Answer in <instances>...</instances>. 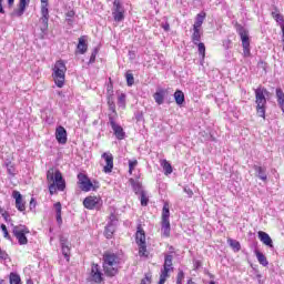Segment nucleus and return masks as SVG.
Listing matches in <instances>:
<instances>
[{"label": "nucleus", "instance_id": "37998d69", "mask_svg": "<svg viewBox=\"0 0 284 284\" xmlns=\"http://www.w3.org/2000/svg\"><path fill=\"white\" fill-rule=\"evenodd\" d=\"M7 172L11 176H17V169H14V166L11 164H7Z\"/></svg>", "mask_w": 284, "mask_h": 284}, {"label": "nucleus", "instance_id": "393cba45", "mask_svg": "<svg viewBox=\"0 0 284 284\" xmlns=\"http://www.w3.org/2000/svg\"><path fill=\"white\" fill-rule=\"evenodd\" d=\"M205 17H206L205 11L200 12L195 18L193 28L201 29V26H203V21H205Z\"/></svg>", "mask_w": 284, "mask_h": 284}, {"label": "nucleus", "instance_id": "aec40b11", "mask_svg": "<svg viewBox=\"0 0 284 284\" xmlns=\"http://www.w3.org/2000/svg\"><path fill=\"white\" fill-rule=\"evenodd\" d=\"M253 170H255L257 179L264 182L267 181V169L265 166L253 165Z\"/></svg>", "mask_w": 284, "mask_h": 284}, {"label": "nucleus", "instance_id": "5701e85b", "mask_svg": "<svg viewBox=\"0 0 284 284\" xmlns=\"http://www.w3.org/2000/svg\"><path fill=\"white\" fill-rule=\"evenodd\" d=\"M201 37H203V32L201 29L193 27V34L191 37L194 45H199V41H201Z\"/></svg>", "mask_w": 284, "mask_h": 284}, {"label": "nucleus", "instance_id": "79ce46f5", "mask_svg": "<svg viewBox=\"0 0 284 284\" xmlns=\"http://www.w3.org/2000/svg\"><path fill=\"white\" fill-rule=\"evenodd\" d=\"M48 0H41V14H47V12H50L48 10Z\"/></svg>", "mask_w": 284, "mask_h": 284}, {"label": "nucleus", "instance_id": "f3484780", "mask_svg": "<svg viewBox=\"0 0 284 284\" xmlns=\"http://www.w3.org/2000/svg\"><path fill=\"white\" fill-rule=\"evenodd\" d=\"M237 32L241 37L242 47L243 48H250V33L243 27H240L237 29Z\"/></svg>", "mask_w": 284, "mask_h": 284}, {"label": "nucleus", "instance_id": "39448f33", "mask_svg": "<svg viewBox=\"0 0 284 284\" xmlns=\"http://www.w3.org/2000/svg\"><path fill=\"white\" fill-rule=\"evenodd\" d=\"M172 261H174V255L166 254L164 256V264H163V268L161 270L160 281L158 284H165V281L170 278V272H174V266L172 264Z\"/></svg>", "mask_w": 284, "mask_h": 284}, {"label": "nucleus", "instance_id": "5fc2aeb1", "mask_svg": "<svg viewBox=\"0 0 284 284\" xmlns=\"http://www.w3.org/2000/svg\"><path fill=\"white\" fill-rule=\"evenodd\" d=\"M119 103H122V104L125 103V94H121V95L119 97Z\"/></svg>", "mask_w": 284, "mask_h": 284}, {"label": "nucleus", "instance_id": "680f3d73", "mask_svg": "<svg viewBox=\"0 0 284 284\" xmlns=\"http://www.w3.org/2000/svg\"><path fill=\"white\" fill-rule=\"evenodd\" d=\"M0 284H6V281L1 280V281H0Z\"/></svg>", "mask_w": 284, "mask_h": 284}, {"label": "nucleus", "instance_id": "423d86ee", "mask_svg": "<svg viewBox=\"0 0 284 284\" xmlns=\"http://www.w3.org/2000/svg\"><path fill=\"white\" fill-rule=\"evenodd\" d=\"M135 242L139 245V256H148V244L145 242V231L143 226L138 225L135 233Z\"/></svg>", "mask_w": 284, "mask_h": 284}, {"label": "nucleus", "instance_id": "a211bd4d", "mask_svg": "<svg viewBox=\"0 0 284 284\" xmlns=\"http://www.w3.org/2000/svg\"><path fill=\"white\" fill-rule=\"evenodd\" d=\"M41 14L42 17L40 18V30L43 34H45V32H48V21H50V11Z\"/></svg>", "mask_w": 284, "mask_h": 284}, {"label": "nucleus", "instance_id": "a878e982", "mask_svg": "<svg viewBox=\"0 0 284 284\" xmlns=\"http://www.w3.org/2000/svg\"><path fill=\"white\" fill-rule=\"evenodd\" d=\"M174 100L178 105H183L185 103V94L181 90H176L174 93Z\"/></svg>", "mask_w": 284, "mask_h": 284}, {"label": "nucleus", "instance_id": "6e6d98bb", "mask_svg": "<svg viewBox=\"0 0 284 284\" xmlns=\"http://www.w3.org/2000/svg\"><path fill=\"white\" fill-rule=\"evenodd\" d=\"M9 3V8H12V6H14V0H8Z\"/></svg>", "mask_w": 284, "mask_h": 284}, {"label": "nucleus", "instance_id": "2eb2a0df", "mask_svg": "<svg viewBox=\"0 0 284 284\" xmlns=\"http://www.w3.org/2000/svg\"><path fill=\"white\" fill-rule=\"evenodd\" d=\"M55 139L58 143H61L62 145H65V143H68V131H65V128L58 126L55 129Z\"/></svg>", "mask_w": 284, "mask_h": 284}, {"label": "nucleus", "instance_id": "58836bf2", "mask_svg": "<svg viewBox=\"0 0 284 284\" xmlns=\"http://www.w3.org/2000/svg\"><path fill=\"white\" fill-rule=\"evenodd\" d=\"M1 231L3 236L7 239V241H12V236H10V233L8 232V227L6 226V224H1Z\"/></svg>", "mask_w": 284, "mask_h": 284}, {"label": "nucleus", "instance_id": "4be33fe9", "mask_svg": "<svg viewBox=\"0 0 284 284\" xmlns=\"http://www.w3.org/2000/svg\"><path fill=\"white\" fill-rule=\"evenodd\" d=\"M255 256H256L260 265H263V267H267V265H270L267 257L265 256V254L261 253V251L255 250Z\"/></svg>", "mask_w": 284, "mask_h": 284}, {"label": "nucleus", "instance_id": "473e14b6", "mask_svg": "<svg viewBox=\"0 0 284 284\" xmlns=\"http://www.w3.org/2000/svg\"><path fill=\"white\" fill-rule=\"evenodd\" d=\"M161 165L164 170V174L168 176V174H172V164H170V162H168V160H163L161 162Z\"/></svg>", "mask_w": 284, "mask_h": 284}, {"label": "nucleus", "instance_id": "8fccbe9b", "mask_svg": "<svg viewBox=\"0 0 284 284\" xmlns=\"http://www.w3.org/2000/svg\"><path fill=\"white\" fill-rule=\"evenodd\" d=\"M110 221H111V222L109 223L110 225H116V215L111 214V215H110Z\"/></svg>", "mask_w": 284, "mask_h": 284}, {"label": "nucleus", "instance_id": "c03bdc74", "mask_svg": "<svg viewBox=\"0 0 284 284\" xmlns=\"http://www.w3.org/2000/svg\"><path fill=\"white\" fill-rule=\"evenodd\" d=\"M97 54H99V49L92 51L89 63H94V61H97Z\"/></svg>", "mask_w": 284, "mask_h": 284}, {"label": "nucleus", "instance_id": "412c9836", "mask_svg": "<svg viewBox=\"0 0 284 284\" xmlns=\"http://www.w3.org/2000/svg\"><path fill=\"white\" fill-rule=\"evenodd\" d=\"M78 50H79L80 54H85L88 52V37L87 36H82L79 38Z\"/></svg>", "mask_w": 284, "mask_h": 284}, {"label": "nucleus", "instance_id": "7c9ffc66", "mask_svg": "<svg viewBox=\"0 0 284 284\" xmlns=\"http://www.w3.org/2000/svg\"><path fill=\"white\" fill-rule=\"evenodd\" d=\"M55 211V219L58 223H63V220L61 219V202H57L54 205Z\"/></svg>", "mask_w": 284, "mask_h": 284}, {"label": "nucleus", "instance_id": "cd10ccee", "mask_svg": "<svg viewBox=\"0 0 284 284\" xmlns=\"http://www.w3.org/2000/svg\"><path fill=\"white\" fill-rule=\"evenodd\" d=\"M171 232L170 222H161V234L169 239Z\"/></svg>", "mask_w": 284, "mask_h": 284}, {"label": "nucleus", "instance_id": "3c124183", "mask_svg": "<svg viewBox=\"0 0 284 284\" xmlns=\"http://www.w3.org/2000/svg\"><path fill=\"white\" fill-rule=\"evenodd\" d=\"M161 28H163V30H164L165 32H170V23H168V22L162 23V24H161Z\"/></svg>", "mask_w": 284, "mask_h": 284}, {"label": "nucleus", "instance_id": "4c0bfd02", "mask_svg": "<svg viewBox=\"0 0 284 284\" xmlns=\"http://www.w3.org/2000/svg\"><path fill=\"white\" fill-rule=\"evenodd\" d=\"M183 281H185V273L183 270H179L176 275V284H183Z\"/></svg>", "mask_w": 284, "mask_h": 284}, {"label": "nucleus", "instance_id": "0e129e2a", "mask_svg": "<svg viewBox=\"0 0 284 284\" xmlns=\"http://www.w3.org/2000/svg\"><path fill=\"white\" fill-rule=\"evenodd\" d=\"M210 284H216V283H214V282H210Z\"/></svg>", "mask_w": 284, "mask_h": 284}, {"label": "nucleus", "instance_id": "bf43d9fd", "mask_svg": "<svg viewBox=\"0 0 284 284\" xmlns=\"http://www.w3.org/2000/svg\"><path fill=\"white\" fill-rule=\"evenodd\" d=\"M33 203H34V199H31L30 205L32 206Z\"/></svg>", "mask_w": 284, "mask_h": 284}, {"label": "nucleus", "instance_id": "09e8293b", "mask_svg": "<svg viewBox=\"0 0 284 284\" xmlns=\"http://www.w3.org/2000/svg\"><path fill=\"white\" fill-rule=\"evenodd\" d=\"M141 284H152V277L145 275V277L141 281Z\"/></svg>", "mask_w": 284, "mask_h": 284}, {"label": "nucleus", "instance_id": "f03ea898", "mask_svg": "<svg viewBox=\"0 0 284 284\" xmlns=\"http://www.w3.org/2000/svg\"><path fill=\"white\" fill-rule=\"evenodd\" d=\"M47 181L49 183V192L51 196L57 194V190L63 192L65 190V180L61 171L57 169H49L47 172Z\"/></svg>", "mask_w": 284, "mask_h": 284}, {"label": "nucleus", "instance_id": "b1692460", "mask_svg": "<svg viewBox=\"0 0 284 284\" xmlns=\"http://www.w3.org/2000/svg\"><path fill=\"white\" fill-rule=\"evenodd\" d=\"M61 247H62V254L67 257L68 261H70V244L68 241L61 239L60 240Z\"/></svg>", "mask_w": 284, "mask_h": 284}, {"label": "nucleus", "instance_id": "49530a36", "mask_svg": "<svg viewBox=\"0 0 284 284\" xmlns=\"http://www.w3.org/2000/svg\"><path fill=\"white\" fill-rule=\"evenodd\" d=\"M113 85H112V82H110V84H108L106 87V92L109 94V97H112V94H114V90H113Z\"/></svg>", "mask_w": 284, "mask_h": 284}, {"label": "nucleus", "instance_id": "9d476101", "mask_svg": "<svg viewBox=\"0 0 284 284\" xmlns=\"http://www.w3.org/2000/svg\"><path fill=\"white\" fill-rule=\"evenodd\" d=\"M102 159L104 161V163H102L103 172L105 174H110V172H112V170H114V156L110 152H104L102 154Z\"/></svg>", "mask_w": 284, "mask_h": 284}, {"label": "nucleus", "instance_id": "ea45409f", "mask_svg": "<svg viewBox=\"0 0 284 284\" xmlns=\"http://www.w3.org/2000/svg\"><path fill=\"white\" fill-rule=\"evenodd\" d=\"M125 78L129 88H131V85H134V74L126 72Z\"/></svg>", "mask_w": 284, "mask_h": 284}, {"label": "nucleus", "instance_id": "e433bc0d", "mask_svg": "<svg viewBox=\"0 0 284 284\" xmlns=\"http://www.w3.org/2000/svg\"><path fill=\"white\" fill-rule=\"evenodd\" d=\"M195 45H197L199 54L202 57V59H205V43L197 42Z\"/></svg>", "mask_w": 284, "mask_h": 284}, {"label": "nucleus", "instance_id": "052dcab7", "mask_svg": "<svg viewBox=\"0 0 284 284\" xmlns=\"http://www.w3.org/2000/svg\"><path fill=\"white\" fill-rule=\"evenodd\" d=\"M195 265H196V267H199V265H201V263L200 262H195Z\"/></svg>", "mask_w": 284, "mask_h": 284}, {"label": "nucleus", "instance_id": "72a5a7b5", "mask_svg": "<svg viewBox=\"0 0 284 284\" xmlns=\"http://www.w3.org/2000/svg\"><path fill=\"white\" fill-rule=\"evenodd\" d=\"M227 243L234 250V252L241 251V243L239 241L229 239Z\"/></svg>", "mask_w": 284, "mask_h": 284}, {"label": "nucleus", "instance_id": "20e7f679", "mask_svg": "<svg viewBox=\"0 0 284 284\" xmlns=\"http://www.w3.org/2000/svg\"><path fill=\"white\" fill-rule=\"evenodd\" d=\"M266 94H268L267 89L263 87L255 89L256 113L257 116H262V119H265V108L267 105Z\"/></svg>", "mask_w": 284, "mask_h": 284}, {"label": "nucleus", "instance_id": "13d9d810", "mask_svg": "<svg viewBox=\"0 0 284 284\" xmlns=\"http://www.w3.org/2000/svg\"><path fill=\"white\" fill-rule=\"evenodd\" d=\"M186 284H196V283L192 280H189Z\"/></svg>", "mask_w": 284, "mask_h": 284}, {"label": "nucleus", "instance_id": "c756f323", "mask_svg": "<svg viewBox=\"0 0 284 284\" xmlns=\"http://www.w3.org/2000/svg\"><path fill=\"white\" fill-rule=\"evenodd\" d=\"M114 232H116V225L108 224L104 230V235L106 236V239H112Z\"/></svg>", "mask_w": 284, "mask_h": 284}, {"label": "nucleus", "instance_id": "a19ab883", "mask_svg": "<svg viewBox=\"0 0 284 284\" xmlns=\"http://www.w3.org/2000/svg\"><path fill=\"white\" fill-rule=\"evenodd\" d=\"M138 165H139V161L130 160L129 161V174H132V172H134V168H136Z\"/></svg>", "mask_w": 284, "mask_h": 284}, {"label": "nucleus", "instance_id": "864d4df0", "mask_svg": "<svg viewBox=\"0 0 284 284\" xmlns=\"http://www.w3.org/2000/svg\"><path fill=\"white\" fill-rule=\"evenodd\" d=\"M0 14H6V10H3V0H0Z\"/></svg>", "mask_w": 284, "mask_h": 284}, {"label": "nucleus", "instance_id": "7ed1b4c3", "mask_svg": "<svg viewBox=\"0 0 284 284\" xmlns=\"http://www.w3.org/2000/svg\"><path fill=\"white\" fill-rule=\"evenodd\" d=\"M65 72H68V67L63 60H58L52 67V79L58 88H63L65 85Z\"/></svg>", "mask_w": 284, "mask_h": 284}, {"label": "nucleus", "instance_id": "6ab92c4d", "mask_svg": "<svg viewBox=\"0 0 284 284\" xmlns=\"http://www.w3.org/2000/svg\"><path fill=\"white\" fill-rule=\"evenodd\" d=\"M257 234H258L260 241L264 245H267V247H274V242L272 241V237H270V234H267L263 231H260Z\"/></svg>", "mask_w": 284, "mask_h": 284}, {"label": "nucleus", "instance_id": "f704fd0d", "mask_svg": "<svg viewBox=\"0 0 284 284\" xmlns=\"http://www.w3.org/2000/svg\"><path fill=\"white\" fill-rule=\"evenodd\" d=\"M10 284H21V276L17 273H10Z\"/></svg>", "mask_w": 284, "mask_h": 284}, {"label": "nucleus", "instance_id": "2f4dec72", "mask_svg": "<svg viewBox=\"0 0 284 284\" xmlns=\"http://www.w3.org/2000/svg\"><path fill=\"white\" fill-rule=\"evenodd\" d=\"M140 201L143 207L148 205V203L150 202V196H148V192L145 191L140 192Z\"/></svg>", "mask_w": 284, "mask_h": 284}, {"label": "nucleus", "instance_id": "ddd939ff", "mask_svg": "<svg viewBox=\"0 0 284 284\" xmlns=\"http://www.w3.org/2000/svg\"><path fill=\"white\" fill-rule=\"evenodd\" d=\"M110 125L115 134V138L119 141H123V139H125V131H123V126L116 124L112 118H110Z\"/></svg>", "mask_w": 284, "mask_h": 284}, {"label": "nucleus", "instance_id": "6e6552de", "mask_svg": "<svg viewBox=\"0 0 284 284\" xmlns=\"http://www.w3.org/2000/svg\"><path fill=\"white\" fill-rule=\"evenodd\" d=\"M78 183L82 192H90V190H97V187H99V182H95V184H93L92 181H90V178L85 175V173L78 174Z\"/></svg>", "mask_w": 284, "mask_h": 284}, {"label": "nucleus", "instance_id": "0eeeda50", "mask_svg": "<svg viewBox=\"0 0 284 284\" xmlns=\"http://www.w3.org/2000/svg\"><path fill=\"white\" fill-rule=\"evenodd\" d=\"M30 233V229L23 224L13 226L12 234L16 236L19 245H28V237L26 234Z\"/></svg>", "mask_w": 284, "mask_h": 284}, {"label": "nucleus", "instance_id": "f8f14e48", "mask_svg": "<svg viewBox=\"0 0 284 284\" xmlns=\"http://www.w3.org/2000/svg\"><path fill=\"white\" fill-rule=\"evenodd\" d=\"M90 280L93 281V283H101L103 281V273H101L99 264H92Z\"/></svg>", "mask_w": 284, "mask_h": 284}, {"label": "nucleus", "instance_id": "603ef678", "mask_svg": "<svg viewBox=\"0 0 284 284\" xmlns=\"http://www.w3.org/2000/svg\"><path fill=\"white\" fill-rule=\"evenodd\" d=\"M243 54L244 57H250V47L243 48Z\"/></svg>", "mask_w": 284, "mask_h": 284}, {"label": "nucleus", "instance_id": "c85d7f7f", "mask_svg": "<svg viewBox=\"0 0 284 284\" xmlns=\"http://www.w3.org/2000/svg\"><path fill=\"white\" fill-rule=\"evenodd\" d=\"M161 222H170V204L165 203L162 210V221Z\"/></svg>", "mask_w": 284, "mask_h": 284}, {"label": "nucleus", "instance_id": "dca6fc26", "mask_svg": "<svg viewBox=\"0 0 284 284\" xmlns=\"http://www.w3.org/2000/svg\"><path fill=\"white\" fill-rule=\"evenodd\" d=\"M30 0H19L18 9H14L11 16L13 17H23V12H26V8H28Z\"/></svg>", "mask_w": 284, "mask_h": 284}, {"label": "nucleus", "instance_id": "c9c22d12", "mask_svg": "<svg viewBox=\"0 0 284 284\" xmlns=\"http://www.w3.org/2000/svg\"><path fill=\"white\" fill-rule=\"evenodd\" d=\"M130 183L135 192V194H139V192H143V190H141V183L134 181V179H130Z\"/></svg>", "mask_w": 284, "mask_h": 284}, {"label": "nucleus", "instance_id": "1a4fd4ad", "mask_svg": "<svg viewBox=\"0 0 284 284\" xmlns=\"http://www.w3.org/2000/svg\"><path fill=\"white\" fill-rule=\"evenodd\" d=\"M112 16L114 18V21L118 22L125 19V9L123 8V4H121V1L114 0Z\"/></svg>", "mask_w": 284, "mask_h": 284}, {"label": "nucleus", "instance_id": "9b49d317", "mask_svg": "<svg viewBox=\"0 0 284 284\" xmlns=\"http://www.w3.org/2000/svg\"><path fill=\"white\" fill-rule=\"evenodd\" d=\"M83 205L87 210H99L101 207V197L88 196L84 199Z\"/></svg>", "mask_w": 284, "mask_h": 284}, {"label": "nucleus", "instance_id": "a18cd8bd", "mask_svg": "<svg viewBox=\"0 0 284 284\" xmlns=\"http://www.w3.org/2000/svg\"><path fill=\"white\" fill-rule=\"evenodd\" d=\"M8 258H10V256L8 255V253L6 251H3L0 246V261H8Z\"/></svg>", "mask_w": 284, "mask_h": 284}, {"label": "nucleus", "instance_id": "4468645a", "mask_svg": "<svg viewBox=\"0 0 284 284\" xmlns=\"http://www.w3.org/2000/svg\"><path fill=\"white\" fill-rule=\"evenodd\" d=\"M12 197L16 199V207L19 212H26V201H23V195H21V192L13 191Z\"/></svg>", "mask_w": 284, "mask_h": 284}, {"label": "nucleus", "instance_id": "4d7b16f0", "mask_svg": "<svg viewBox=\"0 0 284 284\" xmlns=\"http://www.w3.org/2000/svg\"><path fill=\"white\" fill-rule=\"evenodd\" d=\"M67 17H74V11H70L67 13Z\"/></svg>", "mask_w": 284, "mask_h": 284}, {"label": "nucleus", "instance_id": "e2e57ef3", "mask_svg": "<svg viewBox=\"0 0 284 284\" xmlns=\"http://www.w3.org/2000/svg\"><path fill=\"white\" fill-rule=\"evenodd\" d=\"M277 19H281V16L277 14Z\"/></svg>", "mask_w": 284, "mask_h": 284}, {"label": "nucleus", "instance_id": "de8ad7c7", "mask_svg": "<svg viewBox=\"0 0 284 284\" xmlns=\"http://www.w3.org/2000/svg\"><path fill=\"white\" fill-rule=\"evenodd\" d=\"M184 192H185V194H187V196L190 199H192V196H194V192L192 191V189H190L187 186L184 187Z\"/></svg>", "mask_w": 284, "mask_h": 284}, {"label": "nucleus", "instance_id": "bb28decb", "mask_svg": "<svg viewBox=\"0 0 284 284\" xmlns=\"http://www.w3.org/2000/svg\"><path fill=\"white\" fill-rule=\"evenodd\" d=\"M153 99L158 105H163V101H165V92L164 91H158L153 94Z\"/></svg>", "mask_w": 284, "mask_h": 284}, {"label": "nucleus", "instance_id": "f257e3e1", "mask_svg": "<svg viewBox=\"0 0 284 284\" xmlns=\"http://www.w3.org/2000/svg\"><path fill=\"white\" fill-rule=\"evenodd\" d=\"M103 270L106 276H116L121 267V256L119 254L106 251L102 257Z\"/></svg>", "mask_w": 284, "mask_h": 284}]
</instances>
